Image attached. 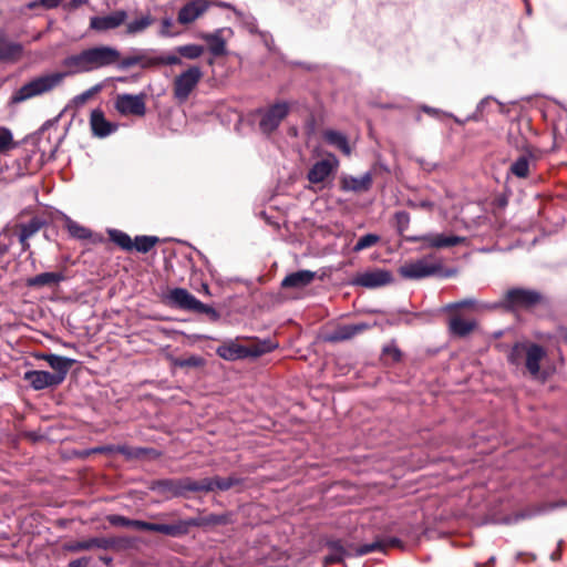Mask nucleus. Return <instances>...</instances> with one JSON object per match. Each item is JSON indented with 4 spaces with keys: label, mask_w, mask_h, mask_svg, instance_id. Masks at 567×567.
Here are the masks:
<instances>
[{
    "label": "nucleus",
    "mask_w": 567,
    "mask_h": 567,
    "mask_svg": "<svg viewBox=\"0 0 567 567\" xmlns=\"http://www.w3.org/2000/svg\"><path fill=\"white\" fill-rule=\"evenodd\" d=\"M90 558L81 557L79 559L71 560L69 567H89Z\"/></svg>",
    "instance_id": "obj_53"
},
{
    "label": "nucleus",
    "mask_w": 567,
    "mask_h": 567,
    "mask_svg": "<svg viewBox=\"0 0 567 567\" xmlns=\"http://www.w3.org/2000/svg\"><path fill=\"white\" fill-rule=\"evenodd\" d=\"M477 306V301L474 298H466L457 302H452L445 305L442 310L444 312H452L454 310L461 309V308H474Z\"/></svg>",
    "instance_id": "obj_42"
},
{
    "label": "nucleus",
    "mask_w": 567,
    "mask_h": 567,
    "mask_svg": "<svg viewBox=\"0 0 567 567\" xmlns=\"http://www.w3.org/2000/svg\"><path fill=\"white\" fill-rule=\"evenodd\" d=\"M102 90V85L101 84H96L92 87H90L89 90L82 92L81 94H78L75 95L73 99H72V104L75 106V107H81L83 106L90 99H92L96 93H99L100 91Z\"/></svg>",
    "instance_id": "obj_39"
},
{
    "label": "nucleus",
    "mask_w": 567,
    "mask_h": 567,
    "mask_svg": "<svg viewBox=\"0 0 567 567\" xmlns=\"http://www.w3.org/2000/svg\"><path fill=\"white\" fill-rule=\"evenodd\" d=\"M558 556H559V554H558V553H554V554H551V559H553V560H555V559H557V558H558Z\"/></svg>",
    "instance_id": "obj_59"
},
{
    "label": "nucleus",
    "mask_w": 567,
    "mask_h": 567,
    "mask_svg": "<svg viewBox=\"0 0 567 567\" xmlns=\"http://www.w3.org/2000/svg\"><path fill=\"white\" fill-rule=\"evenodd\" d=\"M207 8L208 2L206 0H194L179 10L177 21L181 24H188L202 16Z\"/></svg>",
    "instance_id": "obj_23"
},
{
    "label": "nucleus",
    "mask_w": 567,
    "mask_h": 567,
    "mask_svg": "<svg viewBox=\"0 0 567 567\" xmlns=\"http://www.w3.org/2000/svg\"><path fill=\"white\" fill-rule=\"evenodd\" d=\"M368 328L367 323L339 324L326 336V340L329 342L350 340Z\"/></svg>",
    "instance_id": "obj_19"
},
{
    "label": "nucleus",
    "mask_w": 567,
    "mask_h": 567,
    "mask_svg": "<svg viewBox=\"0 0 567 567\" xmlns=\"http://www.w3.org/2000/svg\"><path fill=\"white\" fill-rule=\"evenodd\" d=\"M166 302L171 307H175L182 310L192 311L197 300L192 293L184 288L171 289L166 297Z\"/></svg>",
    "instance_id": "obj_20"
},
{
    "label": "nucleus",
    "mask_w": 567,
    "mask_h": 567,
    "mask_svg": "<svg viewBox=\"0 0 567 567\" xmlns=\"http://www.w3.org/2000/svg\"><path fill=\"white\" fill-rule=\"evenodd\" d=\"M158 486L164 491H169L174 495H182L185 492H215V491H228L231 487L240 484V480L234 476L229 477H204L200 480H193L190 477H184L178 481L164 480L159 481Z\"/></svg>",
    "instance_id": "obj_2"
},
{
    "label": "nucleus",
    "mask_w": 567,
    "mask_h": 567,
    "mask_svg": "<svg viewBox=\"0 0 567 567\" xmlns=\"http://www.w3.org/2000/svg\"><path fill=\"white\" fill-rule=\"evenodd\" d=\"M290 106L287 102L280 101L267 109L258 110L259 128L265 134H270L278 128L280 123L288 115Z\"/></svg>",
    "instance_id": "obj_9"
},
{
    "label": "nucleus",
    "mask_w": 567,
    "mask_h": 567,
    "mask_svg": "<svg viewBox=\"0 0 567 567\" xmlns=\"http://www.w3.org/2000/svg\"><path fill=\"white\" fill-rule=\"evenodd\" d=\"M115 110L123 116H144L146 113V95L122 93L114 99Z\"/></svg>",
    "instance_id": "obj_10"
},
{
    "label": "nucleus",
    "mask_w": 567,
    "mask_h": 567,
    "mask_svg": "<svg viewBox=\"0 0 567 567\" xmlns=\"http://www.w3.org/2000/svg\"><path fill=\"white\" fill-rule=\"evenodd\" d=\"M63 0H35L28 4L29 9H33L38 6H42L47 9H53L59 7L62 3Z\"/></svg>",
    "instance_id": "obj_48"
},
{
    "label": "nucleus",
    "mask_w": 567,
    "mask_h": 567,
    "mask_svg": "<svg viewBox=\"0 0 567 567\" xmlns=\"http://www.w3.org/2000/svg\"><path fill=\"white\" fill-rule=\"evenodd\" d=\"M106 520L112 525L116 527H128V520L130 518L117 515V514H111L106 516Z\"/></svg>",
    "instance_id": "obj_46"
},
{
    "label": "nucleus",
    "mask_w": 567,
    "mask_h": 567,
    "mask_svg": "<svg viewBox=\"0 0 567 567\" xmlns=\"http://www.w3.org/2000/svg\"><path fill=\"white\" fill-rule=\"evenodd\" d=\"M197 519H178L171 524L152 523V530L169 537H182L189 533L190 527L198 526Z\"/></svg>",
    "instance_id": "obj_14"
},
{
    "label": "nucleus",
    "mask_w": 567,
    "mask_h": 567,
    "mask_svg": "<svg viewBox=\"0 0 567 567\" xmlns=\"http://www.w3.org/2000/svg\"><path fill=\"white\" fill-rule=\"evenodd\" d=\"M203 363H204L203 358H200L198 355H190L188 358L181 359V360L177 361V365H179V367H193V368H196V367L203 365Z\"/></svg>",
    "instance_id": "obj_47"
},
{
    "label": "nucleus",
    "mask_w": 567,
    "mask_h": 567,
    "mask_svg": "<svg viewBox=\"0 0 567 567\" xmlns=\"http://www.w3.org/2000/svg\"><path fill=\"white\" fill-rule=\"evenodd\" d=\"M422 110H423L425 113H427V114H430V115H432V116H436V115H439V114L441 113V111H440V110L434 109V107H430V106H426V105H423V106H422Z\"/></svg>",
    "instance_id": "obj_55"
},
{
    "label": "nucleus",
    "mask_w": 567,
    "mask_h": 567,
    "mask_svg": "<svg viewBox=\"0 0 567 567\" xmlns=\"http://www.w3.org/2000/svg\"><path fill=\"white\" fill-rule=\"evenodd\" d=\"M16 147L12 132L4 126H0V153H6Z\"/></svg>",
    "instance_id": "obj_40"
},
{
    "label": "nucleus",
    "mask_w": 567,
    "mask_h": 567,
    "mask_svg": "<svg viewBox=\"0 0 567 567\" xmlns=\"http://www.w3.org/2000/svg\"><path fill=\"white\" fill-rule=\"evenodd\" d=\"M43 226V221L37 217L32 218L27 224L21 225L19 241L29 240L33 235H35L41 227Z\"/></svg>",
    "instance_id": "obj_33"
},
{
    "label": "nucleus",
    "mask_w": 567,
    "mask_h": 567,
    "mask_svg": "<svg viewBox=\"0 0 567 567\" xmlns=\"http://www.w3.org/2000/svg\"><path fill=\"white\" fill-rule=\"evenodd\" d=\"M86 550L94 548L104 550H120L128 546V540L124 537H92L85 539Z\"/></svg>",
    "instance_id": "obj_22"
},
{
    "label": "nucleus",
    "mask_w": 567,
    "mask_h": 567,
    "mask_svg": "<svg viewBox=\"0 0 567 567\" xmlns=\"http://www.w3.org/2000/svg\"><path fill=\"white\" fill-rule=\"evenodd\" d=\"M107 234L110 239L123 250L133 249V240L126 233L118 229H109Z\"/></svg>",
    "instance_id": "obj_34"
},
{
    "label": "nucleus",
    "mask_w": 567,
    "mask_h": 567,
    "mask_svg": "<svg viewBox=\"0 0 567 567\" xmlns=\"http://www.w3.org/2000/svg\"><path fill=\"white\" fill-rule=\"evenodd\" d=\"M178 64H182V60L175 53L159 54L154 49H132L128 54L118 58L116 69L125 71L133 66H140L145 70L162 65Z\"/></svg>",
    "instance_id": "obj_3"
},
{
    "label": "nucleus",
    "mask_w": 567,
    "mask_h": 567,
    "mask_svg": "<svg viewBox=\"0 0 567 567\" xmlns=\"http://www.w3.org/2000/svg\"><path fill=\"white\" fill-rule=\"evenodd\" d=\"M373 183V174L364 173L360 177L343 174L340 177V189L343 192L363 193L371 189Z\"/></svg>",
    "instance_id": "obj_16"
},
{
    "label": "nucleus",
    "mask_w": 567,
    "mask_h": 567,
    "mask_svg": "<svg viewBox=\"0 0 567 567\" xmlns=\"http://www.w3.org/2000/svg\"><path fill=\"white\" fill-rule=\"evenodd\" d=\"M49 367L53 370V374H58L59 380L62 382L72 364L75 362L73 359L56 355V354H47L43 357Z\"/></svg>",
    "instance_id": "obj_27"
},
{
    "label": "nucleus",
    "mask_w": 567,
    "mask_h": 567,
    "mask_svg": "<svg viewBox=\"0 0 567 567\" xmlns=\"http://www.w3.org/2000/svg\"><path fill=\"white\" fill-rule=\"evenodd\" d=\"M152 24V18L150 16H144L138 19H135L127 23L126 32L128 34H136L143 32Z\"/></svg>",
    "instance_id": "obj_37"
},
{
    "label": "nucleus",
    "mask_w": 567,
    "mask_h": 567,
    "mask_svg": "<svg viewBox=\"0 0 567 567\" xmlns=\"http://www.w3.org/2000/svg\"><path fill=\"white\" fill-rule=\"evenodd\" d=\"M66 229L69 234L76 239H89L92 236V231L80 225L79 223L68 218L65 221Z\"/></svg>",
    "instance_id": "obj_36"
},
{
    "label": "nucleus",
    "mask_w": 567,
    "mask_h": 567,
    "mask_svg": "<svg viewBox=\"0 0 567 567\" xmlns=\"http://www.w3.org/2000/svg\"><path fill=\"white\" fill-rule=\"evenodd\" d=\"M275 343L270 340L249 341L241 343L238 338L228 339L216 349V353L224 360L236 361L246 358H258L270 352L275 348Z\"/></svg>",
    "instance_id": "obj_4"
},
{
    "label": "nucleus",
    "mask_w": 567,
    "mask_h": 567,
    "mask_svg": "<svg viewBox=\"0 0 567 567\" xmlns=\"http://www.w3.org/2000/svg\"><path fill=\"white\" fill-rule=\"evenodd\" d=\"M493 101H494V100H493L492 97H489V96H487V97L483 99V100L478 103V105H477V107H476L475 113H474L473 115L468 116V118H467V120H475V121L480 120L481 114H482V113H483V111L486 109V105H488V104H489L491 102H493Z\"/></svg>",
    "instance_id": "obj_50"
},
{
    "label": "nucleus",
    "mask_w": 567,
    "mask_h": 567,
    "mask_svg": "<svg viewBox=\"0 0 567 567\" xmlns=\"http://www.w3.org/2000/svg\"><path fill=\"white\" fill-rule=\"evenodd\" d=\"M533 159L530 153H524L518 156L511 165V173L519 178H525L529 174V164Z\"/></svg>",
    "instance_id": "obj_32"
},
{
    "label": "nucleus",
    "mask_w": 567,
    "mask_h": 567,
    "mask_svg": "<svg viewBox=\"0 0 567 567\" xmlns=\"http://www.w3.org/2000/svg\"><path fill=\"white\" fill-rule=\"evenodd\" d=\"M476 324L474 319H464L458 315H452L449 319V331L454 337L464 338L476 328Z\"/></svg>",
    "instance_id": "obj_24"
},
{
    "label": "nucleus",
    "mask_w": 567,
    "mask_h": 567,
    "mask_svg": "<svg viewBox=\"0 0 567 567\" xmlns=\"http://www.w3.org/2000/svg\"><path fill=\"white\" fill-rule=\"evenodd\" d=\"M413 206L425 209V210H432L434 208V203L431 200H420L417 204H414Z\"/></svg>",
    "instance_id": "obj_54"
},
{
    "label": "nucleus",
    "mask_w": 567,
    "mask_h": 567,
    "mask_svg": "<svg viewBox=\"0 0 567 567\" xmlns=\"http://www.w3.org/2000/svg\"><path fill=\"white\" fill-rule=\"evenodd\" d=\"M127 19L124 10H116L106 16H95L90 19V28L97 32H105L122 25Z\"/></svg>",
    "instance_id": "obj_15"
},
{
    "label": "nucleus",
    "mask_w": 567,
    "mask_h": 567,
    "mask_svg": "<svg viewBox=\"0 0 567 567\" xmlns=\"http://www.w3.org/2000/svg\"><path fill=\"white\" fill-rule=\"evenodd\" d=\"M394 217L396 220L399 231L403 233L409 227L410 224L409 213H406L405 210H400L395 213Z\"/></svg>",
    "instance_id": "obj_43"
},
{
    "label": "nucleus",
    "mask_w": 567,
    "mask_h": 567,
    "mask_svg": "<svg viewBox=\"0 0 567 567\" xmlns=\"http://www.w3.org/2000/svg\"><path fill=\"white\" fill-rule=\"evenodd\" d=\"M524 517H526V515H525V514H520V515H518V516L516 517V519H515V520H517L518 518H524Z\"/></svg>",
    "instance_id": "obj_60"
},
{
    "label": "nucleus",
    "mask_w": 567,
    "mask_h": 567,
    "mask_svg": "<svg viewBox=\"0 0 567 567\" xmlns=\"http://www.w3.org/2000/svg\"><path fill=\"white\" fill-rule=\"evenodd\" d=\"M158 243V237L156 236H136L133 240V249H136L138 252L146 254L156 244Z\"/></svg>",
    "instance_id": "obj_35"
},
{
    "label": "nucleus",
    "mask_w": 567,
    "mask_h": 567,
    "mask_svg": "<svg viewBox=\"0 0 567 567\" xmlns=\"http://www.w3.org/2000/svg\"><path fill=\"white\" fill-rule=\"evenodd\" d=\"M171 24H172V21H171L169 19H165V20L163 21V27H164V28H168Z\"/></svg>",
    "instance_id": "obj_58"
},
{
    "label": "nucleus",
    "mask_w": 567,
    "mask_h": 567,
    "mask_svg": "<svg viewBox=\"0 0 567 567\" xmlns=\"http://www.w3.org/2000/svg\"><path fill=\"white\" fill-rule=\"evenodd\" d=\"M540 300L542 295L536 290L525 288H512L505 292L504 298L502 300L492 305H483L482 308H502L508 311H516L522 309H529L533 306L539 303Z\"/></svg>",
    "instance_id": "obj_6"
},
{
    "label": "nucleus",
    "mask_w": 567,
    "mask_h": 567,
    "mask_svg": "<svg viewBox=\"0 0 567 567\" xmlns=\"http://www.w3.org/2000/svg\"><path fill=\"white\" fill-rule=\"evenodd\" d=\"M66 548H68V550L74 551V553L86 550L85 539L74 542V543L70 544Z\"/></svg>",
    "instance_id": "obj_52"
},
{
    "label": "nucleus",
    "mask_w": 567,
    "mask_h": 567,
    "mask_svg": "<svg viewBox=\"0 0 567 567\" xmlns=\"http://www.w3.org/2000/svg\"><path fill=\"white\" fill-rule=\"evenodd\" d=\"M545 357L546 351L542 346L533 342H517L512 347L507 359L513 365L524 364L533 378L539 379L542 377L540 362Z\"/></svg>",
    "instance_id": "obj_5"
},
{
    "label": "nucleus",
    "mask_w": 567,
    "mask_h": 567,
    "mask_svg": "<svg viewBox=\"0 0 567 567\" xmlns=\"http://www.w3.org/2000/svg\"><path fill=\"white\" fill-rule=\"evenodd\" d=\"M21 246H22V250L25 251L30 248V244H29V240H25V241H20Z\"/></svg>",
    "instance_id": "obj_57"
},
{
    "label": "nucleus",
    "mask_w": 567,
    "mask_h": 567,
    "mask_svg": "<svg viewBox=\"0 0 567 567\" xmlns=\"http://www.w3.org/2000/svg\"><path fill=\"white\" fill-rule=\"evenodd\" d=\"M192 311L197 313H205L214 318L218 316L217 311L212 306L203 303L198 299L196 300Z\"/></svg>",
    "instance_id": "obj_44"
},
{
    "label": "nucleus",
    "mask_w": 567,
    "mask_h": 567,
    "mask_svg": "<svg viewBox=\"0 0 567 567\" xmlns=\"http://www.w3.org/2000/svg\"><path fill=\"white\" fill-rule=\"evenodd\" d=\"M400 544L401 540L395 537L388 539H378L370 544L361 545L359 548L355 549V555L364 556L373 551H384L388 547L400 546Z\"/></svg>",
    "instance_id": "obj_30"
},
{
    "label": "nucleus",
    "mask_w": 567,
    "mask_h": 567,
    "mask_svg": "<svg viewBox=\"0 0 567 567\" xmlns=\"http://www.w3.org/2000/svg\"><path fill=\"white\" fill-rule=\"evenodd\" d=\"M121 52L111 45H94L65 56L61 64L63 71L44 73L31 79L13 92L10 104H20L27 100L43 95L58 87L65 78L90 73L109 66H116Z\"/></svg>",
    "instance_id": "obj_1"
},
{
    "label": "nucleus",
    "mask_w": 567,
    "mask_h": 567,
    "mask_svg": "<svg viewBox=\"0 0 567 567\" xmlns=\"http://www.w3.org/2000/svg\"><path fill=\"white\" fill-rule=\"evenodd\" d=\"M65 279L63 272L50 271L35 275L27 280L29 287L55 286Z\"/></svg>",
    "instance_id": "obj_29"
},
{
    "label": "nucleus",
    "mask_w": 567,
    "mask_h": 567,
    "mask_svg": "<svg viewBox=\"0 0 567 567\" xmlns=\"http://www.w3.org/2000/svg\"><path fill=\"white\" fill-rule=\"evenodd\" d=\"M327 547L329 554L324 557V566L340 563L344 557L357 556L355 549L360 546H354L353 544L343 545L341 540H330L327 543Z\"/></svg>",
    "instance_id": "obj_17"
},
{
    "label": "nucleus",
    "mask_w": 567,
    "mask_h": 567,
    "mask_svg": "<svg viewBox=\"0 0 567 567\" xmlns=\"http://www.w3.org/2000/svg\"><path fill=\"white\" fill-rule=\"evenodd\" d=\"M316 277V272L310 270H298L287 275L282 281V288H303L310 285Z\"/></svg>",
    "instance_id": "obj_25"
},
{
    "label": "nucleus",
    "mask_w": 567,
    "mask_h": 567,
    "mask_svg": "<svg viewBox=\"0 0 567 567\" xmlns=\"http://www.w3.org/2000/svg\"><path fill=\"white\" fill-rule=\"evenodd\" d=\"M442 270L441 261L434 255H427L414 261L405 262L399 269L405 279L419 280L439 274Z\"/></svg>",
    "instance_id": "obj_7"
},
{
    "label": "nucleus",
    "mask_w": 567,
    "mask_h": 567,
    "mask_svg": "<svg viewBox=\"0 0 567 567\" xmlns=\"http://www.w3.org/2000/svg\"><path fill=\"white\" fill-rule=\"evenodd\" d=\"M114 450H115L114 446H101V447L94 449L93 452L94 453H109ZM116 451H118L120 453L125 454V455H132L131 452L128 451V447H126V446H117Z\"/></svg>",
    "instance_id": "obj_51"
},
{
    "label": "nucleus",
    "mask_w": 567,
    "mask_h": 567,
    "mask_svg": "<svg viewBox=\"0 0 567 567\" xmlns=\"http://www.w3.org/2000/svg\"><path fill=\"white\" fill-rule=\"evenodd\" d=\"M410 241L416 243L422 241L425 248H447L465 243L466 238L456 235L445 234H424L420 236H413L409 239Z\"/></svg>",
    "instance_id": "obj_12"
},
{
    "label": "nucleus",
    "mask_w": 567,
    "mask_h": 567,
    "mask_svg": "<svg viewBox=\"0 0 567 567\" xmlns=\"http://www.w3.org/2000/svg\"><path fill=\"white\" fill-rule=\"evenodd\" d=\"M203 291H206L208 293V286L204 285Z\"/></svg>",
    "instance_id": "obj_62"
},
{
    "label": "nucleus",
    "mask_w": 567,
    "mask_h": 567,
    "mask_svg": "<svg viewBox=\"0 0 567 567\" xmlns=\"http://www.w3.org/2000/svg\"><path fill=\"white\" fill-rule=\"evenodd\" d=\"M203 78L199 66L193 65L177 75L173 83L174 97L185 102Z\"/></svg>",
    "instance_id": "obj_8"
},
{
    "label": "nucleus",
    "mask_w": 567,
    "mask_h": 567,
    "mask_svg": "<svg viewBox=\"0 0 567 567\" xmlns=\"http://www.w3.org/2000/svg\"><path fill=\"white\" fill-rule=\"evenodd\" d=\"M23 54V45L10 41L3 29H0V62L13 63L20 60Z\"/></svg>",
    "instance_id": "obj_18"
},
{
    "label": "nucleus",
    "mask_w": 567,
    "mask_h": 567,
    "mask_svg": "<svg viewBox=\"0 0 567 567\" xmlns=\"http://www.w3.org/2000/svg\"><path fill=\"white\" fill-rule=\"evenodd\" d=\"M339 159L332 153L316 162L308 171L307 178L311 184H321L333 175L339 168Z\"/></svg>",
    "instance_id": "obj_11"
},
{
    "label": "nucleus",
    "mask_w": 567,
    "mask_h": 567,
    "mask_svg": "<svg viewBox=\"0 0 567 567\" xmlns=\"http://www.w3.org/2000/svg\"><path fill=\"white\" fill-rule=\"evenodd\" d=\"M91 127L94 135L99 137H106L112 134L116 126L110 123L101 110H94L91 113Z\"/></svg>",
    "instance_id": "obj_26"
},
{
    "label": "nucleus",
    "mask_w": 567,
    "mask_h": 567,
    "mask_svg": "<svg viewBox=\"0 0 567 567\" xmlns=\"http://www.w3.org/2000/svg\"><path fill=\"white\" fill-rule=\"evenodd\" d=\"M127 528H134L137 530H152V523L140 520V519H131L128 520V527Z\"/></svg>",
    "instance_id": "obj_49"
},
{
    "label": "nucleus",
    "mask_w": 567,
    "mask_h": 567,
    "mask_svg": "<svg viewBox=\"0 0 567 567\" xmlns=\"http://www.w3.org/2000/svg\"><path fill=\"white\" fill-rule=\"evenodd\" d=\"M202 39L207 42L209 52L214 56H220L225 54L226 42L220 35V30H217L214 33H205L202 35Z\"/></svg>",
    "instance_id": "obj_31"
},
{
    "label": "nucleus",
    "mask_w": 567,
    "mask_h": 567,
    "mask_svg": "<svg viewBox=\"0 0 567 567\" xmlns=\"http://www.w3.org/2000/svg\"><path fill=\"white\" fill-rule=\"evenodd\" d=\"M565 338L567 339V332H566V336H565Z\"/></svg>",
    "instance_id": "obj_63"
},
{
    "label": "nucleus",
    "mask_w": 567,
    "mask_h": 567,
    "mask_svg": "<svg viewBox=\"0 0 567 567\" xmlns=\"http://www.w3.org/2000/svg\"><path fill=\"white\" fill-rule=\"evenodd\" d=\"M176 52L186 59H197L204 53V47L199 44H186L176 48Z\"/></svg>",
    "instance_id": "obj_38"
},
{
    "label": "nucleus",
    "mask_w": 567,
    "mask_h": 567,
    "mask_svg": "<svg viewBox=\"0 0 567 567\" xmlns=\"http://www.w3.org/2000/svg\"><path fill=\"white\" fill-rule=\"evenodd\" d=\"M100 560L103 561L106 566H110L113 561V558L111 556H101Z\"/></svg>",
    "instance_id": "obj_56"
},
{
    "label": "nucleus",
    "mask_w": 567,
    "mask_h": 567,
    "mask_svg": "<svg viewBox=\"0 0 567 567\" xmlns=\"http://www.w3.org/2000/svg\"><path fill=\"white\" fill-rule=\"evenodd\" d=\"M393 280L392 274L389 270L374 268L358 274L353 278V285L364 288H379L391 284Z\"/></svg>",
    "instance_id": "obj_13"
},
{
    "label": "nucleus",
    "mask_w": 567,
    "mask_h": 567,
    "mask_svg": "<svg viewBox=\"0 0 567 567\" xmlns=\"http://www.w3.org/2000/svg\"><path fill=\"white\" fill-rule=\"evenodd\" d=\"M322 136L327 144L336 147L346 156L351 154V147L348 137L342 132L336 130H326Z\"/></svg>",
    "instance_id": "obj_28"
},
{
    "label": "nucleus",
    "mask_w": 567,
    "mask_h": 567,
    "mask_svg": "<svg viewBox=\"0 0 567 567\" xmlns=\"http://www.w3.org/2000/svg\"><path fill=\"white\" fill-rule=\"evenodd\" d=\"M383 354L390 358L393 362L401 360L402 353L395 344H389L383 348Z\"/></svg>",
    "instance_id": "obj_45"
},
{
    "label": "nucleus",
    "mask_w": 567,
    "mask_h": 567,
    "mask_svg": "<svg viewBox=\"0 0 567 567\" xmlns=\"http://www.w3.org/2000/svg\"><path fill=\"white\" fill-rule=\"evenodd\" d=\"M380 240V237L374 234H367L359 238V240L355 243L353 250L355 252L364 250L367 248L372 247Z\"/></svg>",
    "instance_id": "obj_41"
},
{
    "label": "nucleus",
    "mask_w": 567,
    "mask_h": 567,
    "mask_svg": "<svg viewBox=\"0 0 567 567\" xmlns=\"http://www.w3.org/2000/svg\"><path fill=\"white\" fill-rule=\"evenodd\" d=\"M58 374L44 370L28 371L25 380L30 382L34 390H43L48 386H55L61 383Z\"/></svg>",
    "instance_id": "obj_21"
},
{
    "label": "nucleus",
    "mask_w": 567,
    "mask_h": 567,
    "mask_svg": "<svg viewBox=\"0 0 567 567\" xmlns=\"http://www.w3.org/2000/svg\"><path fill=\"white\" fill-rule=\"evenodd\" d=\"M203 291H206L208 293V286L204 285Z\"/></svg>",
    "instance_id": "obj_61"
}]
</instances>
